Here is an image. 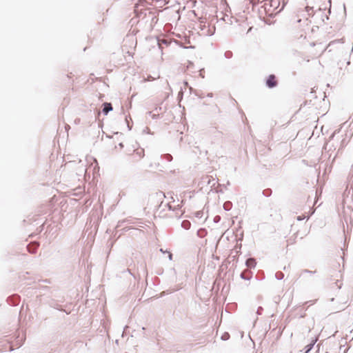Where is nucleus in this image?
Segmentation results:
<instances>
[{"label": "nucleus", "instance_id": "1", "mask_svg": "<svg viewBox=\"0 0 353 353\" xmlns=\"http://www.w3.org/2000/svg\"><path fill=\"white\" fill-rule=\"evenodd\" d=\"M299 13L292 16L290 21L291 25L295 33L300 37H305L307 31L310 28L311 23L307 19H299Z\"/></svg>", "mask_w": 353, "mask_h": 353}, {"label": "nucleus", "instance_id": "2", "mask_svg": "<svg viewBox=\"0 0 353 353\" xmlns=\"http://www.w3.org/2000/svg\"><path fill=\"white\" fill-rule=\"evenodd\" d=\"M262 2L263 6L261 7L269 16L279 13L285 6L284 2L283 1L281 3V0H263Z\"/></svg>", "mask_w": 353, "mask_h": 353}, {"label": "nucleus", "instance_id": "3", "mask_svg": "<svg viewBox=\"0 0 353 353\" xmlns=\"http://www.w3.org/2000/svg\"><path fill=\"white\" fill-rule=\"evenodd\" d=\"M144 150L141 148H137L134 150L133 152L130 154L128 161L130 163L134 164L139 162L144 157Z\"/></svg>", "mask_w": 353, "mask_h": 353}, {"label": "nucleus", "instance_id": "4", "mask_svg": "<svg viewBox=\"0 0 353 353\" xmlns=\"http://www.w3.org/2000/svg\"><path fill=\"white\" fill-rule=\"evenodd\" d=\"M266 85L270 88H274L277 85V80L275 75L270 74L266 80Z\"/></svg>", "mask_w": 353, "mask_h": 353}, {"label": "nucleus", "instance_id": "5", "mask_svg": "<svg viewBox=\"0 0 353 353\" xmlns=\"http://www.w3.org/2000/svg\"><path fill=\"white\" fill-rule=\"evenodd\" d=\"M103 105V112L105 114H107L110 110H112V105L110 103H104Z\"/></svg>", "mask_w": 353, "mask_h": 353}, {"label": "nucleus", "instance_id": "6", "mask_svg": "<svg viewBox=\"0 0 353 353\" xmlns=\"http://www.w3.org/2000/svg\"><path fill=\"white\" fill-rule=\"evenodd\" d=\"M246 265L248 268H254L256 265V261L254 259H248Z\"/></svg>", "mask_w": 353, "mask_h": 353}, {"label": "nucleus", "instance_id": "7", "mask_svg": "<svg viewBox=\"0 0 353 353\" xmlns=\"http://www.w3.org/2000/svg\"><path fill=\"white\" fill-rule=\"evenodd\" d=\"M317 339L312 340V342L306 346L307 351L306 353L308 352L314 346V345L316 343Z\"/></svg>", "mask_w": 353, "mask_h": 353}, {"label": "nucleus", "instance_id": "8", "mask_svg": "<svg viewBox=\"0 0 353 353\" xmlns=\"http://www.w3.org/2000/svg\"><path fill=\"white\" fill-rule=\"evenodd\" d=\"M155 79V78L151 77V76H148L147 78H144L143 79V81L145 82V81H154Z\"/></svg>", "mask_w": 353, "mask_h": 353}, {"label": "nucleus", "instance_id": "9", "mask_svg": "<svg viewBox=\"0 0 353 353\" xmlns=\"http://www.w3.org/2000/svg\"><path fill=\"white\" fill-rule=\"evenodd\" d=\"M37 245L36 244L29 245L28 246V250H29L30 252H32V248H33V247H34V248H37Z\"/></svg>", "mask_w": 353, "mask_h": 353}, {"label": "nucleus", "instance_id": "10", "mask_svg": "<svg viewBox=\"0 0 353 353\" xmlns=\"http://www.w3.org/2000/svg\"><path fill=\"white\" fill-rule=\"evenodd\" d=\"M250 1L253 5H256V4L259 3L261 1V0H250Z\"/></svg>", "mask_w": 353, "mask_h": 353}, {"label": "nucleus", "instance_id": "11", "mask_svg": "<svg viewBox=\"0 0 353 353\" xmlns=\"http://www.w3.org/2000/svg\"><path fill=\"white\" fill-rule=\"evenodd\" d=\"M183 225L184 227H186L187 225H190V223H189V221H185V222L183 223Z\"/></svg>", "mask_w": 353, "mask_h": 353}, {"label": "nucleus", "instance_id": "12", "mask_svg": "<svg viewBox=\"0 0 353 353\" xmlns=\"http://www.w3.org/2000/svg\"><path fill=\"white\" fill-rule=\"evenodd\" d=\"M172 257V254L171 253H169V259L171 260Z\"/></svg>", "mask_w": 353, "mask_h": 353}, {"label": "nucleus", "instance_id": "13", "mask_svg": "<svg viewBox=\"0 0 353 353\" xmlns=\"http://www.w3.org/2000/svg\"><path fill=\"white\" fill-rule=\"evenodd\" d=\"M303 219V218H301V217H300V216H299V217H298V220H299V221L302 220Z\"/></svg>", "mask_w": 353, "mask_h": 353}]
</instances>
